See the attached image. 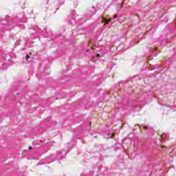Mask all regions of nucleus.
Listing matches in <instances>:
<instances>
[{
  "label": "nucleus",
  "instance_id": "nucleus-5",
  "mask_svg": "<svg viewBox=\"0 0 176 176\" xmlns=\"http://www.w3.org/2000/svg\"><path fill=\"white\" fill-rule=\"evenodd\" d=\"M96 56H97V57H100V55H99V54H97V55H96Z\"/></svg>",
  "mask_w": 176,
  "mask_h": 176
},
{
  "label": "nucleus",
  "instance_id": "nucleus-4",
  "mask_svg": "<svg viewBox=\"0 0 176 176\" xmlns=\"http://www.w3.org/2000/svg\"><path fill=\"white\" fill-rule=\"evenodd\" d=\"M29 149H30V150L32 149V146H30V147H29Z\"/></svg>",
  "mask_w": 176,
  "mask_h": 176
},
{
  "label": "nucleus",
  "instance_id": "nucleus-1",
  "mask_svg": "<svg viewBox=\"0 0 176 176\" xmlns=\"http://www.w3.org/2000/svg\"><path fill=\"white\" fill-rule=\"evenodd\" d=\"M102 21H104L106 24H109V21H111V19H107V18H102Z\"/></svg>",
  "mask_w": 176,
  "mask_h": 176
},
{
  "label": "nucleus",
  "instance_id": "nucleus-6",
  "mask_svg": "<svg viewBox=\"0 0 176 176\" xmlns=\"http://www.w3.org/2000/svg\"><path fill=\"white\" fill-rule=\"evenodd\" d=\"M113 135H111L110 136V138H112Z\"/></svg>",
  "mask_w": 176,
  "mask_h": 176
},
{
  "label": "nucleus",
  "instance_id": "nucleus-2",
  "mask_svg": "<svg viewBox=\"0 0 176 176\" xmlns=\"http://www.w3.org/2000/svg\"><path fill=\"white\" fill-rule=\"evenodd\" d=\"M28 58H30V56L27 55L26 59L28 60Z\"/></svg>",
  "mask_w": 176,
  "mask_h": 176
},
{
  "label": "nucleus",
  "instance_id": "nucleus-3",
  "mask_svg": "<svg viewBox=\"0 0 176 176\" xmlns=\"http://www.w3.org/2000/svg\"><path fill=\"white\" fill-rule=\"evenodd\" d=\"M114 19H118V16L117 15H114Z\"/></svg>",
  "mask_w": 176,
  "mask_h": 176
}]
</instances>
